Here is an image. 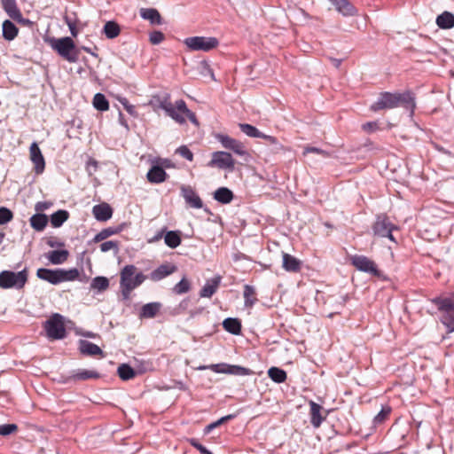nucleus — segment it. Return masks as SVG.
Wrapping results in <instances>:
<instances>
[{"mask_svg":"<svg viewBox=\"0 0 454 454\" xmlns=\"http://www.w3.org/2000/svg\"><path fill=\"white\" fill-rule=\"evenodd\" d=\"M398 106L410 109L412 113L415 108L413 94L407 90L403 93L382 92L378 100L371 106V110L377 112L384 109H392Z\"/></svg>","mask_w":454,"mask_h":454,"instance_id":"obj_1","label":"nucleus"},{"mask_svg":"<svg viewBox=\"0 0 454 454\" xmlns=\"http://www.w3.org/2000/svg\"><path fill=\"white\" fill-rule=\"evenodd\" d=\"M145 279L146 276L137 271V268L135 265L129 264L124 266L120 273V286L123 299L129 300L131 292L138 287Z\"/></svg>","mask_w":454,"mask_h":454,"instance_id":"obj_2","label":"nucleus"},{"mask_svg":"<svg viewBox=\"0 0 454 454\" xmlns=\"http://www.w3.org/2000/svg\"><path fill=\"white\" fill-rule=\"evenodd\" d=\"M159 107L178 123H184L185 119L188 118L192 123L198 124L195 114L188 109L183 99L176 101L174 105L169 100V96H167L160 101Z\"/></svg>","mask_w":454,"mask_h":454,"instance_id":"obj_3","label":"nucleus"},{"mask_svg":"<svg viewBox=\"0 0 454 454\" xmlns=\"http://www.w3.org/2000/svg\"><path fill=\"white\" fill-rule=\"evenodd\" d=\"M51 46L68 62L74 63L77 61L78 52L75 51V44L72 38L67 36L59 39H52L51 40Z\"/></svg>","mask_w":454,"mask_h":454,"instance_id":"obj_4","label":"nucleus"},{"mask_svg":"<svg viewBox=\"0 0 454 454\" xmlns=\"http://www.w3.org/2000/svg\"><path fill=\"white\" fill-rule=\"evenodd\" d=\"M27 270L25 269L19 272L3 270L0 272V288L2 289H22L27 282Z\"/></svg>","mask_w":454,"mask_h":454,"instance_id":"obj_5","label":"nucleus"},{"mask_svg":"<svg viewBox=\"0 0 454 454\" xmlns=\"http://www.w3.org/2000/svg\"><path fill=\"white\" fill-rule=\"evenodd\" d=\"M46 336L51 340H62L67 336L64 317L60 314H53L45 323Z\"/></svg>","mask_w":454,"mask_h":454,"instance_id":"obj_6","label":"nucleus"},{"mask_svg":"<svg viewBox=\"0 0 454 454\" xmlns=\"http://www.w3.org/2000/svg\"><path fill=\"white\" fill-rule=\"evenodd\" d=\"M184 43L190 51L207 52L218 47L219 41L212 36H191L185 38Z\"/></svg>","mask_w":454,"mask_h":454,"instance_id":"obj_7","label":"nucleus"},{"mask_svg":"<svg viewBox=\"0 0 454 454\" xmlns=\"http://www.w3.org/2000/svg\"><path fill=\"white\" fill-rule=\"evenodd\" d=\"M351 264L358 270L371 274L373 277L380 278L382 272L378 269L377 264L372 259L364 255H353L350 258Z\"/></svg>","mask_w":454,"mask_h":454,"instance_id":"obj_8","label":"nucleus"},{"mask_svg":"<svg viewBox=\"0 0 454 454\" xmlns=\"http://www.w3.org/2000/svg\"><path fill=\"white\" fill-rule=\"evenodd\" d=\"M395 229H396L395 226L386 215H378L372 225V231L375 236L388 238L391 241L394 242H395V239L392 234V231Z\"/></svg>","mask_w":454,"mask_h":454,"instance_id":"obj_9","label":"nucleus"},{"mask_svg":"<svg viewBox=\"0 0 454 454\" xmlns=\"http://www.w3.org/2000/svg\"><path fill=\"white\" fill-rule=\"evenodd\" d=\"M207 166L232 171L235 168V160L230 153L217 151L212 153V159Z\"/></svg>","mask_w":454,"mask_h":454,"instance_id":"obj_10","label":"nucleus"},{"mask_svg":"<svg viewBox=\"0 0 454 454\" xmlns=\"http://www.w3.org/2000/svg\"><path fill=\"white\" fill-rule=\"evenodd\" d=\"M215 138L221 143L223 147L232 151L235 154L239 156L247 154L246 146L241 141L224 134H216Z\"/></svg>","mask_w":454,"mask_h":454,"instance_id":"obj_11","label":"nucleus"},{"mask_svg":"<svg viewBox=\"0 0 454 454\" xmlns=\"http://www.w3.org/2000/svg\"><path fill=\"white\" fill-rule=\"evenodd\" d=\"M29 159L34 164L35 174H43L45 168V160L36 142H33L29 147Z\"/></svg>","mask_w":454,"mask_h":454,"instance_id":"obj_12","label":"nucleus"},{"mask_svg":"<svg viewBox=\"0 0 454 454\" xmlns=\"http://www.w3.org/2000/svg\"><path fill=\"white\" fill-rule=\"evenodd\" d=\"M209 368L217 373H227V374H234V375H251L253 372L246 367H242L239 365H230L226 364H212Z\"/></svg>","mask_w":454,"mask_h":454,"instance_id":"obj_13","label":"nucleus"},{"mask_svg":"<svg viewBox=\"0 0 454 454\" xmlns=\"http://www.w3.org/2000/svg\"><path fill=\"white\" fill-rule=\"evenodd\" d=\"M335 10L344 17L358 15L357 8L349 0H328Z\"/></svg>","mask_w":454,"mask_h":454,"instance_id":"obj_14","label":"nucleus"},{"mask_svg":"<svg viewBox=\"0 0 454 454\" xmlns=\"http://www.w3.org/2000/svg\"><path fill=\"white\" fill-rule=\"evenodd\" d=\"M168 175L162 165L153 164L146 174V179L150 184H161L167 180Z\"/></svg>","mask_w":454,"mask_h":454,"instance_id":"obj_15","label":"nucleus"},{"mask_svg":"<svg viewBox=\"0 0 454 454\" xmlns=\"http://www.w3.org/2000/svg\"><path fill=\"white\" fill-rule=\"evenodd\" d=\"M1 4L11 19L22 24L27 22V20L23 19L22 13L17 6L16 0H1Z\"/></svg>","mask_w":454,"mask_h":454,"instance_id":"obj_16","label":"nucleus"},{"mask_svg":"<svg viewBox=\"0 0 454 454\" xmlns=\"http://www.w3.org/2000/svg\"><path fill=\"white\" fill-rule=\"evenodd\" d=\"M176 270H177V267L175 264L170 263V262H166V263L160 265L155 270H153L150 273L149 278L151 280L157 282V281H160V280L163 279L164 278L175 273Z\"/></svg>","mask_w":454,"mask_h":454,"instance_id":"obj_17","label":"nucleus"},{"mask_svg":"<svg viewBox=\"0 0 454 454\" xmlns=\"http://www.w3.org/2000/svg\"><path fill=\"white\" fill-rule=\"evenodd\" d=\"M282 257H283L282 267L285 270H286L288 272H294V273H297V272L301 271V265H302V262L301 260H299L298 258H296L287 253H283Z\"/></svg>","mask_w":454,"mask_h":454,"instance_id":"obj_18","label":"nucleus"},{"mask_svg":"<svg viewBox=\"0 0 454 454\" xmlns=\"http://www.w3.org/2000/svg\"><path fill=\"white\" fill-rule=\"evenodd\" d=\"M36 276L40 279L47 281L52 285H58L60 283L59 269L50 270L45 268H40L36 271Z\"/></svg>","mask_w":454,"mask_h":454,"instance_id":"obj_19","label":"nucleus"},{"mask_svg":"<svg viewBox=\"0 0 454 454\" xmlns=\"http://www.w3.org/2000/svg\"><path fill=\"white\" fill-rule=\"evenodd\" d=\"M222 277L216 276L210 280H207L205 286L200 291L201 298H211L212 295L217 291L221 284Z\"/></svg>","mask_w":454,"mask_h":454,"instance_id":"obj_20","label":"nucleus"},{"mask_svg":"<svg viewBox=\"0 0 454 454\" xmlns=\"http://www.w3.org/2000/svg\"><path fill=\"white\" fill-rule=\"evenodd\" d=\"M92 213L98 221L106 222L112 217L113 209L107 203H101L93 207Z\"/></svg>","mask_w":454,"mask_h":454,"instance_id":"obj_21","label":"nucleus"},{"mask_svg":"<svg viewBox=\"0 0 454 454\" xmlns=\"http://www.w3.org/2000/svg\"><path fill=\"white\" fill-rule=\"evenodd\" d=\"M183 196L186 201L192 207L194 208H201L203 206V202L199 195L195 192V191L191 187H183L182 188Z\"/></svg>","mask_w":454,"mask_h":454,"instance_id":"obj_22","label":"nucleus"},{"mask_svg":"<svg viewBox=\"0 0 454 454\" xmlns=\"http://www.w3.org/2000/svg\"><path fill=\"white\" fill-rule=\"evenodd\" d=\"M309 407H310L309 414H310L311 425L315 428H318L321 426L322 422L325 419V417L322 416V414H321L322 406L317 404L314 401H310Z\"/></svg>","mask_w":454,"mask_h":454,"instance_id":"obj_23","label":"nucleus"},{"mask_svg":"<svg viewBox=\"0 0 454 454\" xmlns=\"http://www.w3.org/2000/svg\"><path fill=\"white\" fill-rule=\"evenodd\" d=\"M162 305L160 302H150L145 304L140 310V318H153L160 312Z\"/></svg>","mask_w":454,"mask_h":454,"instance_id":"obj_24","label":"nucleus"},{"mask_svg":"<svg viewBox=\"0 0 454 454\" xmlns=\"http://www.w3.org/2000/svg\"><path fill=\"white\" fill-rule=\"evenodd\" d=\"M80 351L83 355L96 356H103L102 349L96 344L90 342L88 340H82L80 342Z\"/></svg>","mask_w":454,"mask_h":454,"instance_id":"obj_25","label":"nucleus"},{"mask_svg":"<svg viewBox=\"0 0 454 454\" xmlns=\"http://www.w3.org/2000/svg\"><path fill=\"white\" fill-rule=\"evenodd\" d=\"M100 377L99 372L95 370H86V369H79L74 371L70 377L73 380H96Z\"/></svg>","mask_w":454,"mask_h":454,"instance_id":"obj_26","label":"nucleus"},{"mask_svg":"<svg viewBox=\"0 0 454 454\" xmlns=\"http://www.w3.org/2000/svg\"><path fill=\"white\" fill-rule=\"evenodd\" d=\"M434 304L438 310L442 313L450 311L454 309V300L450 297H435L430 300Z\"/></svg>","mask_w":454,"mask_h":454,"instance_id":"obj_27","label":"nucleus"},{"mask_svg":"<svg viewBox=\"0 0 454 454\" xmlns=\"http://www.w3.org/2000/svg\"><path fill=\"white\" fill-rule=\"evenodd\" d=\"M140 16L153 25H160L162 23L160 12L154 8H142L140 10Z\"/></svg>","mask_w":454,"mask_h":454,"instance_id":"obj_28","label":"nucleus"},{"mask_svg":"<svg viewBox=\"0 0 454 454\" xmlns=\"http://www.w3.org/2000/svg\"><path fill=\"white\" fill-rule=\"evenodd\" d=\"M164 242L170 248L177 247L182 242L181 231H167L165 229Z\"/></svg>","mask_w":454,"mask_h":454,"instance_id":"obj_29","label":"nucleus"},{"mask_svg":"<svg viewBox=\"0 0 454 454\" xmlns=\"http://www.w3.org/2000/svg\"><path fill=\"white\" fill-rule=\"evenodd\" d=\"M30 225L36 231H43L48 224V217L44 214H35L30 217Z\"/></svg>","mask_w":454,"mask_h":454,"instance_id":"obj_30","label":"nucleus"},{"mask_svg":"<svg viewBox=\"0 0 454 454\" xmlns=\"http://www.w3.org/2000/svg\"><path fill=\"white\" fill-rule=\"evenodd\" d=\"M2 28L3 37L7 41H12L18 35L19 28L9 20L3 22Z\"/></svg>","mask_w":454,"mask_h":454,"instance_id":"obj_31","label":"nucleus"},{"mask_svg":"<svg viewBox=\"0 0 454 454\" xmlns=\"http://www.w3.org/2000/svg\"><path fill=\"white\" fill-rule=\"evenodd\" d=\"M69 256V252L67 250H52L50 251L46 257L48 260L54 265L61 264L65 262Z\"/></svg>","mask_w":454,"mask_h":454,"instance_id":"obj_32","label":"nucleus"},{"mask_svg":"<svg viewBox=\"0 0 454 454\" xmlns=\"http://www.w3.org/2000/svg\"><path fill=\"white\" fill-rule=\"evenodd\" d=\"M223 327L231 334L239 335L241 333V322L238 318L228 317L223 320Z\"/></svg>","mask_w":454,"mask_h":454,"instance_id":"obj_33","label":"nucleus"},{"mask_svg":"<svg viewBox=\"0 0 454 454\" xmlns=\"http://www.w3.org/2000/svg\"><path fill=\"white\" fill-rule=\"evenodd\" d=\"M436 24L442 29H450L454 27V15L450 12H443L436 18Z\"/></svg>","mask_w":454,"mask_h":454,"instance_id":"obj_34","label":"nucleus"},{"mask_svg":"<svg viewBox=\"0 0 454 454\" xmlns=\"http://www.w3.org/2000/svg\"><path fill=\"white\" fill-rule=\"evenodd\" d=\"M244 300H245V306L247 308H252L255 302L258 301L256 297V291L255 288L249 285L244 286Z\"/></svg>","mask_w":454,"mask_h":454,"instance_id":"obj_35","label":"nucleus"},{"mask_svg":"<svg viewBox=\"0 0 454 454\" xmlns=\"http://www.w3.org/2000/svg\"><path fill=\"white\" fill-rule=\"evenodd\" d=\"M214 199L220 203L228 204L232 200L233 193L230 189L221 187L215 192Z\"/></svg>","mask_w":454,"mask_h":454,"instance_id":"obj_36","label":"nucleus"},{"mask_svg":"<svg viewBox=\"0 0 454 454\" xmlns=\"http://www.w3.org/2000/svg\"><path fill=\"white\" fill-rule=\"evenodd\" d=\"M69 217V213L67 210L59 209L51 215V223L52 227H60Z\"/></svg>","mask_w":454,"mask_h":454,"instance_id":"obj_37","label":"nucleus"},{"mask_svg":"<svg viewBox=\"0 0 454 454\" xmlns=\"http://www.w3.org/2000/svg\"><path fill=\"white\" fill-rule=\"evenodd\" d=\"M105 35L108 39L116 38L121 33V27L115 21H107L103 28Z\"/></svg>","mask_w":454,"mask_h":454,"instance_id":"obj_38","label":"nucleus"},{"mask_svg":"<svg viewBox=\"0 0 454 454\" xmlns=\"http://www.w3.org/2000/svg\"><path fill=\"white\" fill-rule=\"evenodd\" d=\"M268 376L276 383H283L287 379L286 371L278 367H271L268 370Z\"/></svg>","mask_w":454,"mask_h":454,"instance_id":"obj_39","label":"nucleus"},{"mask_svg":"<svg viewBox=\"0 0 454 454\" xmlns=\"http://www.w3.org/2000/svg\"><path fill=\"white\" fill-rule=\"evenodd\" d=\"M117 372H118V376L122 380H131L133 379L135 376H136V372L135 370L129 366V364H121L119 367H118V370H117Z\"/></svg>","mask_w":454,"mask_h":454,"instance_id":"obj_40","label":"nucleus"},{"mask_svg":"<svg viewBox=\"0 0 454 454\" xmlns=\"http://www.w3.org/2000/svg\"><path fill=\"white\" fill-rule=\"evenodd\" d=\"M79 276V270L75 268L67 270L59 269L60 283L66 281H74L75 279H78Z\"/></svg>","mask_w":454,"mask_h":454,"instance_id":"obj_41","label":"nucleus"},{"mask_svg":"<svg viewBox=\"0 0 454 454\" xmlns=\"http://www.w3.org/2000/svg\"><path fill=\"white\" fill-rule=\"evenodd\" d=\"M191 290V282L190 280L184 277L177 284L174 286L172 288V292L175 294H184L188 293Z\"/></svg>","mask_w":454,"mask_h":454,"instance_id":"obj_42","label":"nucleus"},{"mask_svg":"<svg viewBox=\"0 0 454 454\" xmlns=\"http://www.w3.org/2000/svg\"><path fill=\"white\" fill-rule=\"evenodd\" d=\"M109 287V280L106 277H96L92 279L90 288L98 292L106 291Z\"/></svg>","mask_w":454,"mask_h":454,"instance_id":"obj_43","label":"nucleus"},{"mask_svg":"<svg viewBox=\"0 0 454 454\" xmlns=\"http://www.w3.org/2000/svg\"><path fill=\"white\" fill-rule=\"evenodd\" d=\"M93 106L98 111H107L109 103L105 95L97 93L93 98Z\"/></svg>","mask_w":454,"mask_h":454,"instance_id":"obj_44","label":"nucleus"},{"mask_svg":"<svg viewBox=\"0 0 454 454\" xmlns=\"http://www.w3.org/2000/svg\"><path fill=\"white\" fill-rule=\"evenodd\" d=\"M239 126L241 131L244 132L247 137L262 138L263 135L262 132H261L257 128L251 124L240 123Z\"/></svg>","mask_w":454,"mask_h":454,"instance_id":"obj_45","label":"nucleus"},{"mask_svg":"<svg viewBox=\"0 0 454 454\" xmlns=\"http://www.w3.org/2000/svg\"><path fill=\"white\" fill-rule=\"evenodd\" d=\"M118 231H119L118 229L113 228V227L103 229L97 235H95L92 241L94 243H98V242L104 241L107 238L111 237L112 235L117 234Z\"/></svg>","mask_w":454,"mask_h":454,"instance_id":"obj_46","label":"nucleus"},{"mask_svg":"<svg viewBox=\"0 0 454 454\" xmlns=\"http://www.w3.org/2000/svg\"><path fill=\"white\" fill-rule=\"evenodd\" d=\"M441 322L450 332H454V309L442 313Z\"/></svg>","mask_w":454,"mask_h":454,"instance_id":"obj_47","label":"nucleus"},{"mask_svg":"<svg viewBox=\"0 0 454 454\" xmlns=\"http://www.w3.org/2000/svg\"><path fill=\"white\" fill-rule=\"evenodd\" d=\"M119 245L118 241L108 240L100 244V250L103 253H106L108 251L113 250L115 254L119 252Z\"/></svg>","mask_w":454,"mask_h":454,"instance_id":"obj_48","label":"nucleus"},{"mask_svg":"<svg viewBox=\"0 0 454 454\" xmlns=\"http://www.w3.org/2000/svg\"><path fill=\"white\" fill-rule=\"evenodd\" d=\"M235 418V415L234 414H229L227 416H224V417H222L221 419H219L218 420L207 425L206 427V432L208 433L210 432L211 430H213L214 428L221 426L222 424L232 419Z\"/></svg>","mask_w":454,"mask_h":454,"instance_id":"obj_49","label":"nucleus"},{"mask_svg":"<svg viewBox=\"0 0 454 454\" xmlns=\"http://www.w3.org/2000/svg\"><path fill=\"white\" fill-rule=\"evenodd\" d=\"M18 432V426L16 424H4L0 425V435L7 436Z\"/></svg>","mask_w":454,"mask_h":454,"instance_id":"obj_50","label":"nucleus"},{"mask_svg":"<svg viewBox=\"0 0 454 454\" xmlns=\"http://www.w3.org/2000/svg\"><path fill=\"white\" fill-rule=\"evenodd\" d=\"M13 218L12 212L4 207H0V224H5Z\"/></svg>","mask_w":454,"mask_h":454,"instance_id":"obj_51","label":"nucleus"},{"mask_svg":"<svg viewBox=\"0 0 454 454\" xmlns=\"http://www.w3.org/2000/svg\"><path fill=\"white\" fill-rule=\"evenodd\" d=\"M118 100L130 115L137 116V112L136 110L135 106L129 104V100L126 98H119Z\"/></svg>","mask_w":454,"mask_h":454,"instance_id":"obj_52","label":"nucleus"},{"mask_svg":"<svg viewBox=\"0 0 454 454\" xmlns=\"http://www.w3.org/2000/svg\"><path fill=\"white\" fill-rule=\"evenodd\" d=\"M177 154L182 156L183 158L188 160L189 161L193 160V153L185 145H182L178 147L176 151Z\"/></svg>","mask_w":454,"mask_h":454,"instance_id":"obj_53","label":"nucleus"},{"mask_svg":"<svg viewBox=\"0 0 454 454\" xmlns=\"http://www.w3.org/2000/svg\"><path fill=\"white\" fill-rule=\"evenodd\" d=\"M165 39V35L160 31H153L150 34L149 41L152 44H159Z\"/></svg>","mask_w":454,"mask_h":454,"instance_id":"obj_54","label":"nucleus"},{"mask_svg":"<svg viewBox=\"0 0 454 454\" xmlns=\"http://www.w3.org/2000/svg\"><path fill=\"white\" fill-rule=\"evenodd\" d=\"M189 443L197 449L200 454H213L211 451H209L206 447H204L202 444H200L197 439L191 438L188 440Z\"/></svg>","mask_w":454,"mask_h":454,"instance_id":"obj_55","label":"nucleus"},{"mask_svg":"<svg viewBox=\"0 0 454 454\" xmlns=\"http://www.w3.org/2000/svg\"><path fill=\"white\" fill-rule=\"evenodd\" d=\"M391 409L389 407L382 408V410L375 416L374 421L376 423H382L390 414Z\"/></svg>","mask_w":454,"mask_h":454,"instance_id":"obj_56","label":"nucleus"},{"mask_svg":"<svg viewBox=\"0 0 454 454\" xmlns=\"http://www.w3.org/2000/svg\"><path fill=\"white\" fill-rule=\"evenodd\" d=\"M262 138L266 140L270 145H278V149H279V150H283L284 149V146L281 144L278 143L277 137H275L273 136L266 135V134L263 133Z\"/></svg>","mask_w":454,"mask_h":454,"instance_id":"obj_57","label":"nucleus"},{"mask_svg":"<svg viewBox=\"0 0 454 454\" xmlns=\"http://www.w3.org/2000/svg\"><path fill=\"white\" fill-rule=\"evenodd\" d=\"M362 128L366 132H372L378 129V124L377 122L370 121L363 124Z\"/></svg>","mask_w":454,"mask_h":454,"instance_id":"obj_58","label":"nucleus"},{"mask_svg":"<svg viewBox=\"0 0 454 454\" xmlns=\"http://www.w3.org/2000/svg\"><path fill=\"white\" fill-rule=\"evenodd\" d=\"M165 228L159 231L153 237L148 239V243H156L164 238Z\"/></svg>","mask_w":454,"mask_h":454,"instance_id":"obj_59","label":"nucleus"},{"mask_svg":"<svg viewBox=\"0 0 454 454\" xmlns=\"http://www.w3.org/2000/svg\"><path fill=\"white\" fill-rule=\"evenodd\" d=\"M50 205H51V204H50L49 202H45V201H43H43H40V202H37V203L35 204V211H37V212H43V211H44V210L48 209V208H49V207H50Z\"/></svg>","mask_w":454,"mask_h":454,"instance_id":"obj_60","label":"nucleus"},{"mask_svg":"<svg viewBox=\"0 0 454 454\" xmlns=\"http://www.w3.org/2000/svg\"><path fill=\"white\" fill-rule=\"evenodd\" d=\"M309 153H319V154H323L325 155V152L319 149V148H317V147H311V146H308L304 149V152H303V154H307Z\"/></svg>","mask_w":454,"mask_h":454,"instance_id":"obj_61","label":"nucleus"},{"mask_svg":"<svg viewBox=\"0 0 454 454\" xmlns=\"http://www.w3.org/2000/svg\"><path fill=\"white\" fill-rule=\"evenodd\" d=\"M67 24L70 29V32H71V35L74 36V37H76L77 36V34H78V30L76 28V25L74 22L73 21H70L67 19Z\"/></svg>","mask_w":454,"mask_h":454,"instance_id":"obj_62","label":"nucleus"},{"mask_svg":"<svg viewBox=\"0 0 454 454\" xmlns=\"http://www.w3.org/2000/svg\"><path fill=\"white\" fill-rule=\"evenodd\" d=\"M46 244L50 247H63L64 246V243L62 242H58L56 241L54 239L51 238L47 240Z\"/></svg>","mask_w":454,"mask_h":454,"instance_id":"obj_63","label":"nucleus"},{"mask_svg":"<svg viewBox=\"0 0 454 454\" xmlns=\"http://www.w3.org/2000/svg\"><path fill=\"white\" fill-rule=\"evenodd\" d=\"M82 49L84 51H86V52H88V53H90L91 55H93V56H96V57H97V54L93 53L90 48L85 47V46H82Z\"/></svg>","mask_w":454,"mask_h":454,"instance_id":"obj_64","label":"nucleus"}]
</instances>
